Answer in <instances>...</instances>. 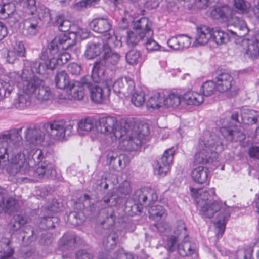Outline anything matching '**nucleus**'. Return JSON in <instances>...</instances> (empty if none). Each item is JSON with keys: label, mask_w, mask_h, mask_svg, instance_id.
Segmentation results:
<instances>
[{"label": "nucleus", "mask_w": 259, "mask_h": 259, "mask_svg": "<svg viewBox=\"0 0 259 259\" xmlns=\"http://www.w3.org/2000/svg\"><path fill=\"white\" fill-rule=\"evenodd\" d=\"M190 191L192 196L196 199L197 207L200 209L203 217L211 218L218 213L214 224L217 229L216 236L218 239L221 238L230 217L231 208L225 202L213 200L215 196L214 188L203 190L191 187Z\"/></svg>", "instance_id": "1"}, {"label": "nucleus", "mask_w": 259, "mask_h": 259, "mask_svg": "<svg viewBox=\"0 0 259 259\" xmlns=\"http://www.w3.org/2000/svg\"><path fill=\"white\" fill-rule=\"evenodd\" d=\"M155 227L162 236L163 246L168 252L171 253L177 250L182 256H191L192 259L198 258V244L195 242L187 241L188 234L183 221L179 220L177 222L174 234H170L171 227L168 223H158L155 224Z\"/></svg>", "instance_id": "2"}, {"label": "nucleus", "mask_w": 259, "mask_h": 259, "mask_svg": "<svg viewBox=\"0 0 259 259\" xmlns=\"http://www.w3.org/2000/svg\"><path fill=\"white\" fill-rule=\"evenodd\" d=\"M132 122L122 119L119 123L115 117L108 116L102 118L89 117L78 122V130L84 131L97 130L99 133L110 135L113 140L120 139L129 134L133 130Z\"/></svg>", "instance_id": "3"}, {"label": "nucleus", "mask_w": 259, "mask_h": 259, "mask_svg": "<svg viewBox=\"0 0 259 259\" xmlns=\"http://www.w3.org/2000/svg\"><path fill=\"white\" fill-rule=\"evenodd\" d=\"M115 219L114 208L112 207L104 206L99 210L98 220L99 224L97 226L96 233L104 235L102 240L104 251L99 253V259H115V257H112L114 253L112 252V250L116 247L119 236L122 233V231L115 228L111 229L115 223Z\"/></svg>", "instance_id": "4"}, {"label": "nucleus", "mask_w": 259, "mask_h": 259, "mask_svg": "<svg viewBox=\"0 0 259 259\" xmlns=\"http://www.w3.org/2000/svg\"><path fill=\"white\" fill-rule=\"evenodd\" d=\"M34 61L25 60V68L23 69L21 75L16 72H11V78L16 80L17 87L22 89L23 92L19 94L18 98L15 100L14 105L17 108L23 109L27 106L43 80L34 74V73L39 74L35 71Z\"/></svg>", "instance_id": "5"}, {"label": "nucleus", "mask_w": 259, "mask_h": 259, "mask_svg": "<svg viewBox=\"0 0 259 259\" xmlns=\"http://www.w3.org/2000/svg\"><path fill=\"white\" fill-rule=\"evenodd\" d=\"M59 219L53 214L47 213L41 211V217L37 220L36 227L26 226L23 230L24 235H21L23 241L27 239L28 243L35 241L40 236L39 243L41 245L50 247L53 241L51 234L46 232L47 230L52 229L58 225Z\"/></svg>", "instance_id": "6"}, {"label": "nucleus", "mask_w": 259, "mask_h": 259, "mask_svg": "<svg viewBox=\"0 0 259 259\" xmlns=\"http://www.w3.org/2000/svg\"><path fill=\"white\" fill-rule=\"evenodd\" d=\"M107 42H105L103 55L101 58L96 61L93 65L92 77L95 82L100 81L107 68L112 69L118 64L121 56L117 52L112 49V47L120 48L122 42L117 36H113V33L108 34Z\"/></svg>", "instance_id": "7"}, {"label": "nucleus", "mask_w": 259, "mask_h": 259, "mask_svg": "<svg viewBox=\"0 0 259 259\" xmlns=\"http://www.w3.org/2000/svg\"><path fill=\"white\" fill-rule=\"evenodd\" d=\"M149 194L147 189H138L135 191L131 200L125 201L122 197H116L112 192L105 197L101 204L106 207H112L114 208V213L117 208L121 206L128 215H137L142 211L143 205L146 204Z\"/></svg>", "instance_id": "8"}, {"label": "nucleus", "mask_w": 259, "mask_h": 259, "mask_svg": "<svg viewBox=\"0 0 259 259\" xmlns=\"http://www.w3.org/2000/svg\"><path fill=\"white\" fill-rule=\"evenodd\" d=\"M223 143L217 135L206 132L200 139L194 156L195 164L211 163L216 161Z\"/></svg>", "instance_id": "9"}, {"label": "nucleus", "mask_w": 259, "mask_h": 259, "mask_svg": "<svg viewBox=\"0 0 259 259\" xmlns=\"http://www.w3.org/2000/svg\"><path fill=\"white\" fill-rule=\"evenodd\" d=\"M76 34L73 32L60 34L56 37L51 42L48 49H43L37 62H45L42 56L43 53L47 52V59L50 60L52 57H55L62 50L71 48L76 44Z\"/></svg>", "instance_id": "10"}, {"label": "nucleus", "mask_w": 259, "mask_h": 259, "mask_svg": "<svg viewBox=\"0 0 259 259\" xmlns=\"http://www.w3.org/2000/svg\"><path fill=\"white\" fill-rule=\"evenodd\" d=\"M74 125L71 122L58 120L44 123L42 127L53 139L63 141L73 134Z\"/></svg>", "instance_id": "11"}, {"label": "nucleus", "mask_w": 259, "mask_h": 259, "mask_svg": "<svg viewBox=\"0 0 259 259\" xmlns=\"http://www.w3.org/2000/svg\"><path fill=\"white\" fill-rule=\"evenodd\" d=\"M134 30V31L128 32L126 36V43L130 47L136 46L140 40H144L145 37L153 35L150 22L146 18H142L135 22Z\"/></svg>", "instance_id": "12"}, {"label": "nucleus", "mask_w": 259, "mask_h": 259, "mask_svg": "<svg viewBox=\"0 0 259 259\" xmlns=\"http://www.w3.org/2000/svg\"><path fill=\"white\" fill-rule=\"evenodd\" d=\"M47 52L43 53L42 59L45 62H34L35 71L40 74H44L48 69L53 70L57 65L61 66L66 64L71 58L70 55L64 50H62L55 57H52L50 60L47 59Z\"/></svg>", "instance_id": "13"}, {"label": "nucleus", "mask_w": 259, "mask_h": 259, "mask_svg": "<svg viewBox=\"0 0 259 259\" xmlns=\"http://www.w3.org/2000/svg\"><path fill=\"white\" fill-rule=\"evenodd\" d=\"M217 126L223 137L228 142L243 141L246 135L241 132L233 123L228 122L225 119H220L216 121Z\"/></svg>", "instance_id": "14"}, {"label": "nucleus", "mask_w": 259, "mask_h": 259, "mask_svg": "<svg viewBox=\"0 0 259 259\" xmlns=\"http://www.w3.org/2000/svg\"><path fill=\"white\" fill-rule=\"evenodd\" d=\"M149 133L148 124H143L141 130L138 132L136 135L132 136L128 139H123L121 143L122 148L124 150L129 151L138 150L142 144L149 140Z\"/></svg>", "instance_id": "15"}, {"label": "nucleus", "mask_w": 259, "mask_h": 259, "mask_svg": "<svg viewBox=\"0 0 259 259\" xmlns=\"http://www.w3.org/2000/svg\"><path fill=\"white\" fill-rule=\"evenodd\" d=\"M174 154V148L165 150L162 156L157 159L153 164L154 172L155 175L165 176L168 172L172 163Z\"/></svg>", "instance_id": "16"}, {"label": "nucleus", "mask_w": 259, "mask_h": 259, "mask_svg": "<svg viewBox=\"0 0 259 259\" xmlns=\"http://www.w3.org/2000/svg\"><path fill=\"white\" fill-rule=\"evenodd\" d=\"M90 27L93 31L99 33H105L103 41L107 42L108 34L113 33L115 36L114 31L112 29V25L109 19L106 18L99 17L93 19L89 24Z\"/></svg>", "instance_id": "17"}, {"label": "nucleus", "mask_w": 259, "mask_h": 259, "mask_svg": "<svg viewBox=\"0 0 259 259\" xmlns=\"http://www.w3.org/2000/svg\"><path fill=\"white\" fill-rule=\"evenodd\" d=\"M25 138L27 142L33 145L41 144L45 139V133L41 130V125H29L25 131Z\"/></svg>", "instance_id": "18"}, {"label": "nucleus", "mask_w": 259, "mask_h": 259, "mask_svg": "<svg viewBox=\"0 0 259 259\" xmlns=\"http://www.w3.org/2000/svg\"><path fill=\"white\" fill-rule=\"evenodd\" d=\"M25 138L27 142L33 145L41 144L45 139V133L41 130V125H29L25 131Z\"/></svg>", "instance_id": "19"}, {"label": "nucleus", "mask_w": 259, "mask_h": 259, "mask_svg": "<svg viewBox=\"0 0 259 259\" xmlns=\"http://www.w3.org/2000/svg\"><path fill=\"white\" fill-rule=\"evenodd\" d=\"M216 83L217 91L225 93L230 91L235 84L233 77L228 72L218 74L214 78Z\"/></svg>", "instance_id": "20"}, {"label": "nucleus", "mask_w": 259, "mask_h": 259, "mask_svg": "<svg viewBox=\"0 0 259 259\" xmlns=\"http://www.w3.org/2000/svg\"><path fill=\"white\" fill-rule=\"evenodd\" d=\"M7 196V191L0 186V214L2 212H12L18 209L16 200L13 198L9 197L5 201V198Z\"/></svg>", "instance_id": "21"}, {"label": "nucleus", "mask_w": 259, "mask_h": 259, "mask_svg": "<svg viewBox=\"0 0 259 259\" xmlns=\"http://www.w3.org/2000/svg\"><path fill=\"white\" fill-rule=\"evenodd\" d=\"M164 92H156L146 102V106L150 112H162L164 109L163 98Z\"/></svg>", "instance_id": "22"}, {"label": "nucleus", "mask_w": 259, "mask_h": 259, "mask_svg": "<svg viewBox=\"0 0 259 259\" xmlns=\"http://www.w3.org/2000/svg\"><path fill=\"white\" fill-rule=\"evenodd\" d=\"M81 241V238L73 232L65 233L60 240V249L73 250Z\"/></svg>", "instance_id": "23"}, {"label": "nucleus", "mask_w": 259, "mask_h": 259, "mask_svg": "<svg viewBox=\"0 0 259 259\" xmlns=\"http://www.w3.org/2000/svg\"><path fill=\"white\" fill-rule=\"evenodd\" d=\"M88 83L71 81L67 88V93L69 98L74 100H81L84 96V87H87Z\"/></svg>", "instance_id": "24"}, {"label": "nucleus", "mask_w": 259, "mask_h": 259, "mask_svg": "<svg viewBox=\"0 0 259 259\" xmlns=\"http://www.w3.org/2000/svg\"><path fill=\"white\" fill-rule=\"evenodd\" d=\"M211 29L206 25L198 26L196 29V34L195 37L194 44L204 45L211 40Z\"/></svg>", "instance_id": "25"}, {"label": "nucleus", "mask_w": 259, "mask_h": 259, "mask_svg": "<svg viewBox=\"0 0 259 259\" xmlns=\"http://www.w3.org/2000/svg\"><path fill=\"white\" fill-rule=\"evenodd\" d=\"M55 97L53 90L46 85L44 80H42L33 98H35L39 101L43 103L46 101H51L54 99Z\"/></svg>", "instance_id": "26"}, {"label": "nucleus", "mask_w": 259, "mask_h": 259, "mask_svg": "<svg viewBox=\"0 0 259 259\" xmlns=\"http://www.w3.org/2000/svg\"><path fill=\"white\" fill-rule=\"evenodd\" d=\"M11 73L4 78H0V101L9 97L14 90L16 80L11 78Z\"/></svg>", "instance_id": "27"}, {"label": "nucleus", "mask_w": 259, "mask_h": 259, "mask_svg": "<svg viewBox=\"0 0 259 259\" xmlns=\"http://www.w3.org/2000/svg\"><path fill=\"white\" fill-rule=\"evenodd\" d=\"M193 181L199 184H208L210 179L209 169L202 166L195 168L191 172Z\"/></svg>", "instance_id": "28"}, {"label": "nucleus", "mask_w": 259, "mask_h": 259, "mask_svg": "<svg viewBox=\"0 0 259 259\" xmlns=\"http://www.w3.org/2000/svg\"><path fill=\"white\" fill-rule=\"evenodd\" d=\"M27 222V218L22 214L14 215L11 219L8 227L10 231V236L12 237L15 233H20L21 230Z\"/></svg>", "instance_id": "29"}, {"label": "nucleus", "mask_w": 259, "mask_h": 259, "mask_svg": "<svg viewBox=\"0 0 259 259\" xmlns=\"http://www.w3.org/2000/svg\"><path fill=\"white\" fill-rule=\"evenodd\" d=\"M104 41L103 44L96 42H89L86 46L84 55L88 59H92L99 56L102 52L103 53V48L105 46Z\"/></svg>", "instance_id": "30"}, {"label": "nucleus", "mask_w": 259, "mask_h": 259, "mask_svg": "<svg viewBox=\"0 0 259 259\" xmlns=\"http://www.w3.org/2000/svg\"><path fill=\"white\" fill-rule=\"evenodd\" d=\"M87 87L90 90L91 99L93 102L101 103L104 101L105 97V91H107L106 88L103 89L97 84L88 83ZM106 94H109L107 92Z\"/></svg>", "instance_id": "31"}, {"label": "nucleus", "mask_w": 259, "mask_h": 259, "mask_svg": "<svg viewBox=\"0 0 259 259\" xmlns=\"http://www.w3.org/2000/svg\"><path fill=\"white\" fill-rule=\"evenodd\" d=\"M38 23L37 19L34 17L25 20L23 22V35L28 37L35 35L38 31Z\"/></svg>", "instance_id": "32"}, {"label": "nucleus", "mask_w": 259, "mask_h": 259, "mask_svg": "<svg viewBox=\"0 0 259 259\" xmlns=\"http://www.w3.org/2000/svg\"><path fill=\"white\" fill-rule=\"evenodd\" d=\"M131 187L129 184L127 183H124L122 184V185H120L117 190L112 189L111 191L108 192L107 194L103 197V198H104L105 197H106L109 194H111V193H113V195H115L116 197H122V198L124 199V200L126 201L127 200L126 199V196L131 192ZM102 199L101 201H99L97 204V206L99 207V206H101V208H104V205L102 204H101V201L103 200Z\"/></svg>", "instance_id": "33"}, {"label": "nucleus", "mask_w": 259, "mask_h": 259, "mask_svg": "<svg viewBox=\"0 0 259 259\" xmlns=\"http://www.w3.org/2000/svg\"><path fill=\"white\" fill-rule=\"evenodd\" d=\"M126 78L121 77L116 81H113L112 78H108L105 80V84L106 86V90L107 94L111 89H113L115 93H122L124 95V83H126Z\"/></svg>", "instance_id": "34"}, {"label": "nucleus", "mask_w": 259, "mask_h": 259, "mask_svg": "<svg viewBox=\"0 0 259 259\" xmlns=\"http://www.w3.org/2000/svg\"><path fill=\"white\" fill-rule=\"evenodd\" d=\"M232 24L235 27L236 30H230L229 31L232 34L242 37L245 36L248 33V29L245 22L242 19L238 17L233 18Z\"/></svg>", "instance_id": "35"}, {"label": "nucleus", "mask_w": 259, "mask_h": 259, "mask_svg": "<svg viewBox=\"0 0 259 259\" xmlns=\"http://www.w3.org/2000/svg\"><path fill=\"white\" fill-rule=\"evenodd\" d=\"M204 101L202 95L195 92H188L183 96L182 102L187 105H199Z\"/></svg>", "instance_id": "36"}, {"label": "nucleus", "mask_w": 259, "mask_h": 259, "mask_svg": "<svg viewBox=\"0 0 259 259\" xmlns=\"http://www.w3.org/2000/svg\"><path fill=\"white\" fill-rule=\"evenodd\" d=\"M243 44L246 46V47L244 48V54L245 55L252 60L258 58L259 46L257 42L244 41Z\"/></svg>", "instance_id": "37"}, {"label": "nucleus", "mask_w": 259, "mask_h": 259, "mask_svg": "<svg viewBox=\"0 0 259 259\" xmlns=\"http://www.w3.org/2000/svg\"><path fill=\"white\" fill-rule=\"evenodd\" d=\"M56 87L60 89H67L71 81L65 71H60L56 74L55 78Z\"/></svg>", "instance_id": "38"}, {"label": "nucleus", "mask_w": 259, "mask_h": 259, "mask_svg": "<svg viewBox=\"0 0 259 259\" xmlns=\"http://www.w3.org/2000/svg\"><path fill=\"white\" fill-rule=\"evenodd\" d=\"M182 102V99L180 96L175 93H170L166 96L164 93L163 98V103L164 108L168 107L176 108L179 106L180 103Z\"/></svg>", "instance_id": "39"}, {"label": "nucleus", "mask_w": 259, "mask_h": 259, "mask_svg": "<svg viewBox=\"0 0 259 259\" xmlns=\"http://www.w3.org/2000/svg\"><path fill=\"white\" fill-rule=\"evenodd\" d=\"M211 35L212 38L211 40L213 41L218 45L226 43L230 39L229 34L227 33L218 28L212 29Z\"/></svg>", "instance_id": "40"}, {"label": "nucleus", "mask_w": 259, "mask_h": 259, "mask_svg": "<svg viewBox=\"0 0 259 259\" xmlns=\"http://www.w3.org/2000/svg\"><path fill=\"white\" fill-rule=\"evenodd\" d=\"M248 115V114H232L231 118L236 122H241L244 124H253L258 122L259 115L257 117H249Z\"/></svg>", "instance_id": "41"}, {"label": "nucleus", "mask_w": 259, "mask_h": 259, "mask_svg": "<svg viewBox=\"0 0 259 259\" xmlns=\"http://www.w3.org/2000/svg\"><path fill=\"white\" fill-rule=\"evenodd\" d=\"M165 212L164 208L158 204L152 205L148 210L149 218L156 221H159Z\"/></svg>", "instance_id": "42"}, {"label": "nucleus", "mask_w": 259, "mask_h": 259, "mask_svg": "<svg viewBox=\"0 0 259 259\" xmlns=\"http://www.w3.org/2000/svg\"><path fill=\"white\" fill-rule=\"evenodd\" d=\"M110 178L114 179V180L112 181L113 184L117 183V179L116 175L109 173H105L102 177L96 180V184L97 186L101 189L103 187L104 189H107L108 187Z\"/></svg>", "instance_id": "43"}, {"label": "nucleus", "mask_w": 259, "mask_h": 259, "mask_svg": "<svg viewBox=\"0 0 259 259\" xmlns=\"http://www.w3.org/2000/svg\"><path fill=\"white\" fill-rule=\"evenodd\" d=\"M201 92L203 95L208 97L213 95L217 91L216 83L214 80H208L204 82L201 88Z\"/></svg>", "instance_id": "44"}, {"label": "nucleus", "mask_w": 259, "mask_h": 259, "mask_svg": "<svg viewBox=\"0 0 259 259\" xmlns=\"http://www.w3.org/2000/svg\"><path fill=\"white\" fill-rule=\"evenodd\" d=\"M62 203H59L56 199H53L49 205L42 207V211H46L47 213L53 214L55 215L56 213L62 210Z\"/></svg>", "instance_id": "45"}, {"label": "nucleus", "mask_w": 259, "mask_h": 259, "mask_svg": "<svg viewBox=\"0 0 259 259\" xmlns=\"http://www.w3.org/2000/svg\"><path fill=\"white\" fill-rule=\"evenodd\" d=\"M234 5L238 13H247L251 8L250 4L245 0H234Z\"/></svg>", "instance_id": "46"}, {"label": "nucleus", "mask_w": 259, "mask_h": 259, "mask_svg": "<svg viewBox=\"0 0 259 259\" xmlns=\"http://www.w3.org/2000/svg\"><path fill=\"white\" fill-rule=\"evenodd\" d=\"M141 53L136 50L128 51L125 56L126 60L130 64H135L140 62L141 60Z\"/></svg>", "instance_id": "47"}, {"label": "nucleus", "mask_w": 259, "mask_h": 259, "mask_svg": "<svg viewBox=\"0 0 259 259\" xmlns=\"http://www.w3.org/2000/svg\"><path fill=\"white\" fill-rule=\"evenodd\" d=\"M6 246V249H4L3 255L0 257V259H15L12 257L14 254V249L10 246L11 240L9 238L3 239L2 241Z\"/></svg>", "instance_id": "48"}, {"label": "nucleus", "mask_w": 259, "mask_h": 259, "mask_svg": "<svg viewBox=\"0 0 259 259\" xmlns=\"http://www.w3.org/2000/svg\"><path fill=\"white\" fill-rule=\"evenodd\" d=\"M68 220L73 225H80L84 221V215L80 210L77 212H71L68 215Z\"/></svg>", "instance_id": "49"}, {"label": "nucleus", "mask_w": 259, "mask_h": 259, "mask_svg": "<svg viewBox=\"0 0 259 259\" xmlns=\"http://www.w3.org/2000/svg\"><path fill=\"white\" fill-rule=\"evenodd\" d=\"M15 11V6L13 3L3 4L0 8V15L4 18H7Z\"/></svg>", "instance_id": "50"}, {"label": "nucleus", "mask_w": 259, "mask_h": 259, "mask_svg": "<svg viewBox=\"0 0 259 259\" xmlns=\"http://www.w3.org/2000/svg\"><path fill=\"white\" fill-rule=\"evenodd\" d=\"M23 11L28 14H33L36 11L35 0H26L23 4Z\"/></svg>", "instance_id": "51"}, {"label": "nucleus", "mask_w": 259, "mask_h": 259, "mask_svg": "<svg viewBox=\"0 0 259 259\" xmlns=\"http://www.w3.org/2000/svg\"><path fill=\"white\" fill-rule=\"evenodd\" d=\"M144 93L142 91L137 92L134 94L132 98V102L136 107H139L143 105L145 102Z\"/></svg>", "instance_id": "52"}, {"label": "nucleus", "mask_w": 259, "mask_h": 259, "mask_svg": "<svg viewBox=\"0 0 259 259\" xmlns=\"http://www.w3.org/2000/svg\"><path fill=\"white\" fill-rule=\"evenodd\" d=\"M253 248L258 249L257 250V258L259 259V240L254 244L253 247L251 246L245 247L244 250V259H251Z\"/></svg>", "instance_id": "53"}, {"label": "nucleus", "mask_w": 259, "mask_h": 259, "mask_svg": "<svg viewBox=\"0 0 259 259\" xmlns=\"http://www.w3.org/2000/svg\"><path fill=\"white\" fill-rule=\"evenodd\" d=\"M98 1V0H81L79 2L74 3L72 6L71 8L75 10L80 11L87 8L92 3H95Z\"/></svg>", "instance_id": "54"}, {"label": "nucleus", "mask_w": 259, "mask_h": 259, "mask_svg": "<svg viewBox=\"0 0 259 259\" xmlns=\"http://www.w3.org/2000/svg\"><path fill=\"white\" fill-rule=\"evenodd\" d=\"M151 36L145 37L146 41L144 43L146 49L149 51H157L160 49V45L154 39L151 38Z\"/></svg>", "instance_id": "55"}, {"label": "nucleus", "mask_w": 259, "mask_h": 259, "mask_svg": "<svg viewBox=\"0 0 259 259\" xmlns=\"http://www.w3.org/2000/svg\"><path fill=\"white\" fill-rule=\"evenodd\" d=\"M90 196L88 194H84L80 196L75 203V204L79 205V210L87 208L90 205Z\"/></svg>", "instance_id": "56"}, {"label": "nucleus", "mask_w": 259, "mask_h": 259, "mask_svg": "<svg viewBox=\"0 0 259 259\" xmlns=\"http://www.w3.org/2000/svg\"><path fill=\"white\" fill-rule=\"evenodd\" d=\"M38 253H39L38 252ZM21 256L24 259H41L44 256V254H42L40 256L38 254H36L35 252L30 249L23 250L21 252Z\"/></svg>", "instance_id": "57"}, {"label": "nucleus", "mask_w": 259, "mask_h": 259, "mask_svg": "<svg viewBox=\"0 0 259 259\" xmlns=\"http://www.w3.org/2000/svg\"><path fill=\"white\" fill-rule=\"evenodd\" d=\"M112 257H115V259H136L133 254L126 253L123 249L114 252Z\"/></svg>", "instance_id": "58"}, {"label": "nucleus", "mask_w": 259, "mask_h": 259, "mask_svg": "<svg viewBox=\"0 0 259 259\" xmlns=\"http://www.w3.org/2000/svg\"><path fill=\"white\" fill-rule=\"evenodd\" d=\"M37 13L40 19H49L50 20H52L50 10L44 6H41L37 9Z\"/></svg>", "instance_id": "59"}, {"label": "nucleus", "mask_w": 259, "mask_h": 259, "mask_svg": "<svg viewBox=\"0 0 259 259\" xmlns=\"http://www.w3.org/2000/svg\"><path fill=\"white\" fill-rule=\"evenodd\" d=\"M211 16L215 19H222L223 20H227V18L223 8L217 7L211 12Z\"/></svg>", "instance_id": "60"}, {"label": "nucleus", "mask_w": 259, "mask_h": 259, "mask_svg": "<svg viewBox=\"0 0 259 259\" xmlns=\"http://www.w3.org/2000/svg\"><path fill=\"white\" fill-rule=\"evenodd\" d=\"M126 78V83H124V95H128L133 93L135 89V83L134 81L130 78L124 77Z\"/></svg>", "instance_id": "61"}, {"label": "nucleus", "mask_w": 259, "mask_h": 259, "mask_svg": "<svg viewBox=\"0 0 259 259\" xmlns=\"http://www.w3.org/2000/svg\"><path fill=\"white\" fill-rule=\"evenodd\" d=\"M214 0H194V6L199 9H204L212 4Z\"/></svg>", "instance_id": "62"}, {"label": "nucleus", "mask_w": 259, "mask_h": 259, "mask_svg": "<svg viewBox=\"0 0 259 259\" xmlns=\"http://www.w3.org/2000/svg\"><path fill=\"white\" fill-rule=\"evenodd\" d=\"M179 35L171 37L167 41L169 47L174 50H180Z\"/></svg>", "instance_id": "63"}, {"label": "nucleus", "mask_w": 259, "mask_h": 259, "mask_svg": "<svg viewBox=\"0 0 259 259\" xmlns=\"http://www.w3.org/2000/svg\"><path fill=\"white\" fill-rule=\"evenodd\" d=\"M75 259H95L92 254L84 250H78L75 255Z\"/></svg>", "instance_id": "64"}]
</instances>
